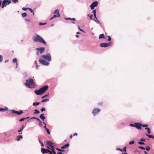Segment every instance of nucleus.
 Wrapping results in <instances>:
<instances>
[{
  "label": "nucleus",
  "mask_w": 154,
  "mask_h": 154,
  "mask_svg": "<svg viewBox=\"0 0 154 154\" xmlns=\"http://www.w3.org/2000/svg\"><path fill=\"white\" fill-rule=\"evenodd\" d=\"M41 110L42 112H43V111L45 110V109L44 108H42L41 109Z\"/></svg>",
  "instance_id": "nucleus-56"
},
{
  "label": "nucleus",
  "mask_w": 154,
  "mask_h": 154,
  "mask_svg": "<svg viewBox=\"0 0 154 154\" xmlns=\"http://www.w3.org/2000/svg\"><path fill=\"white\" fill-rule=\"evenodd\" d=\"M49 63L48 62L45 61L44 65L45 66H48L49 65Z\"/></svg>",
  "instance_id": "nucleus-39"
},
{
  "label": "nucleus",
  "mask_w": 154,
  "mask_h": 154,
  "mask_svg": "<svg viewBox=\"0 0 154 154\" xmlns=\"http://www.w3.org/2000/svg\"><path fill=\"white\" fill-rule=\"evenodd\" d=\"M25 126L24 125H23L22 126V127H21V128H22V129H23L25 128Z\"/></svg>",
  "instance_id": "nucleus-60"
},
{
  "label": "nucleus",
  "mask_w": 154,
  "mask_h": 154,
  "mask_svg": "<svg viewBox=\"0 0 154 154\" xmlns=\"http://www.w3.org/2000/svg\"><path fill=\"white\" fill-rule=\"evenodd\" d=\"M3 59V57L2 56L0 55V62H1L2 61Z\"/></svg>",
  "instance_id": "nucleus-34"
},
{
  "label": "nucleus",
  "mask_w": 154,
  "mask_h": 154,
  "mask_svg": "<svg viewBox=\"0 0 154 154\" xmlns=\"http://www.w3.org/2000/svg\"><path fill=\"white\" fill-rule=\"evenodd\" d=\"M134 140H132V141H131L129 143V144L130 145H132L134 143Z\"/></svg>",
  "instance_id": "nucleus-38"
},
{
  "label": "nucleus",
  "mask_w": 154,
  "mask_h": 154,
  "mask_svg": "<svg viewBox=\"0 0 154 154\" xmlns=\"http://www.w3.org/2000/svg\"><path fill=\"white\" fill-rule=\"evenodd\" d=\"M25 119H24V118H22L19 120V121L20 122H22Z\"/></svg>",
  "instance_id": "nucleus-54"
},
{
  "label": "nucleus",
  "mask_w": 154,
  "mask_h": 154,
  "mask_svg": "<svg viewBox=\"0 0 154 154\" xmlns=\"http://www.w3.org/2000/svg\"><path fill=\"white\" fill-rule=\"evenodd\" d=\"M48 86L46 85L40 88L41 91L43 94L45 93L48 89Z\"/></svg>",
  "instance_id": "nucleus-5"
},
{
  "label": "nucleus",
  "mask_w": 154,
  "mask_h": 154,
  "mask_svg": "<svg viewBox=\"0 0 154 154\" xmlns=\"http://www.w3.org/2000/svg\"><path fill=\"white\" fill-rule=\"evenodd\" d=\"M111 45L110 43H101L100 45V46L101 47H109Z\"/></svg>",
  "instance_id": "nucleus-4"
},
{
  "label": "nucleus",
  "mask_w": 154,
  "mask_h": 154,
  "mask_svg": "<svg viewBox=\"0 0 154 154\" xmlns=\"http://www.w3.org/2000/svg\"><path fill=\"white\" fill-rule=\"evenodd\" d=\"M46 151L47 152V153H48V152H49V153H50V152L51 153V151L49 149H46Z\"/></svg>",
  "instance_id": "nucleus-51"
},
{
  "label": "nucleus",
  "mask_w": 154,
  "mask_h": 154,
  "mask_svg": "<svg viewBox=\"0 0 154 154\" xmlns=\"http://www.w3.org/2000/svg\"><path fill=\"white\" fill-rule=\"evenodd\" d=\"M25 85L29 88H33L35 86L33 79L31 78H29L26 80Z\"/></svg>",
  "instance_id": "nucleus-1"
},
{
  "label": "nucleus",
  "mask_w": 154,
  "mask_h": 154,
  "mask_svg": "<svg viewBox=\"0 0 154 154\" xmlns=\"http://www.w3.org/2000/svg\"><path fill=\"white\" fill-rule=\"evenodd\" d=\"M36 117H32L30 119H36Z\"/></svg>",
  "instance_id": "nucleus-62"
},
{
  "label": "nucleus",
  "mask_w": 154,
  "mask_h": 154,
  "mask_svg": "<svg viewBox=\"0 0 154 154\" xmlns=\"http://www.w3.org/2000/svg\"><path fill=\"white\" fill-rule=\"evenodd\" d=\"M34 92L37 95H42L43 94L40 89L39 90H35Z\"/></svg>",
  "instance_id": "nucleus-10"
},
{
  "label": "nucleus",
  "mask_w": 154,
  "mask_h": 154,
  "mask_svg": "<svg viewBox=\"0 0 154 154\" xmlns=\"http://www.w3.org/2000/svg\"><path fill=\"white\" fill-rule=\"evenodd\" d=\"M94 21H95L97 23H99L100 22L99 21L97 20V19H96L95 18L94 19Z\"/></svg>",
  "instance_id": "nucleus-48"
},
{
  "label": "nucleus",
  "mask_w": 154,
  "mask_h": 154,
  "mask_svg": "<svg viewBox=\"0 0 154 154\" xmlns=\"http://www.w3.org/2000/svg\"><path fill=\"white\" fill-rule=\"evenodd\" d=\"M39 112H40L39 111H38V109H36L35 110L34 114L39 113Z\"/></svg>",
  "instance_id": "nucleus-33"
},
{
  "label": "nucleus",
  "mask_w": 154,
  "mask_h": 154,
  "mask_svg": "<svg viewBox=\"0 0 154 154\" xmlns=\"http://www.w3.org/2000/svg\"><path fill=\"white\" fill-rule=\"evenodd\" d=\"M38 141L39 143L40 144L41 146H44V144L41 141L39 138H38Z\"/></svg>",
  "instance_id": "nucleus-30"
},
{
  "label": "nucleus",
  "mask_w": 154,
  "mask_h": 154,
  "mask_svg": "<svg viewBox=\"0 0 154 154\" xmlns=\"http://www.w3.org/2000/svg\"><path fill=\"white\" fill-rule=\"evenodd\" d=\"M139 148L141 149L142 150H144L145 149L143 146H140L139 147Z\"/></svg>",
  "instance_id": "nucleus-45"
},
{
  "label": "nucleus",
  "mask_w": 154,
  "mask_h": 154,
  "mask_svg": "<svg viewBox=\"0 0 154 154\" xmlns=\"http://www.w3.org/2000/svg\"><path fill=\"white\" fill-rule=\"evenodd\" d=\"M36 120L38 121L39 122H40L41 121V120L39 119L38 118H37L36 117Z\"/></svg>",
  "instance_id": "nucleus-59"
},
{
  "label": "nucleus",
  "mask_w": 154,
  "mask_h": 154,
  "mask_svg": "<svg viewBox=\"0 0 154 154\" xmlns=\"http://www.w3.org/2000/svg\"><path fill=\"white\" fill-rule=\"evenodd\" d=\"M65 19L66 20H72L73 21H75V18H70L69 17H68L67 18H65Z\"/></svg>",
  "instance_id": "nucleus-20"
},
{
  "label": "nucleus",
  "mask_w": 154,
  "mask_h": 154,
  "mask_svg": "<svg viewBox=\"0 0 154 154\" xmlns=\"http://www.w3.org/2000/svg\"><path fill=\"white\" fill-rule=\"evenodd\" d=\"M33 40L35 42H40L42 43L45 44H46V42L44 40V39H33Z\"/></svg>",
  "instance_id": "nucleus-8"
},
{
  "label": "nucleus",
  "mask_w": 154,
  "mask_h": 154,
  "mask_svg": "<svg viewBox=\"0 0 154 154\" xmlns=\"http://www.w3.org/2000/svg\"><path fill=\"white\" fill-rule=\"evenodd\" d=\"M12 1L14 3H16L18 1V0H12Z\"/></svg>",
  "instance_id": "nucleus-53"
},
{
  "label": "nucleus",
  "mask_w": 154,
  "mask_h": 154,
  "mask_svg": "<svg viewBox=\"0 0 154 154\" xmlns=\"http://www.w3.org/2000/svg\"><path fill=\"white\" fill-rule=\"evenodd\" d=\"M8 110V108L6 107H5V108H1L0 109V111L4 112V111H7Z\"/></svg>",
  "instance_id": "nucleus-18"
},
{
  "label": "nucleus",
  "mask_w": 154,
  "mask_h": 154,
  "mask_svg": "<svg viewBox=\"0 0 154 154\" xmlns=\"http://www.w3.org/2000/svg\"><path fill=\"white\" fill-rule=\"evenodd\" d=\"M32 38H43L39 35L37 34H34Z\"/></svg>",
  "instance_id": "nucleus-12"
},
{
  "label": "nucleus",
  "mask_w": 154,
  "mask_h": 154,
  "mask_svg": "<svg viewBox=\"0 0 154 154\" xmlns=\"http://www.w3.org/2000/svg\"><path fill=\"white\" fill-rule=\"evenodd\" d=\"M116 149L117 150H119V151H121V152H122V149H120L119 148H117Z\"/></svg>",
  "instance_id": "nucleus-58"
},
{
  "label": "nucleus",
  "mask_w": 154,
  "mask_h": 154,
  "mask_svg": "<svg viewBox=\"0 0 154 154\" xmlns=\"http://www.w3.org/2000/svg\"><path fill=\"white\" fill-rule=\"evenodd\" d=\"M42 57L47 60L48 61H50L51 60V55L49 53H47L46 55H43Z\"/></svg>",
  "instance_id": "nucleus-2"
},
{
  "label": "nucleus",
  "mask_w": 154,
  "mask_h": 154,
  "mask_svg": "<svg viewBox=\"0 0 154 154\" xmlns=\"http://www.w3.org/2000/svg\"><path fill=\"white\" fill-rule=\"evenodd\" d=\"M60 17V14L59 13H57L56 14L54 15L53 16V18H54L57 17Z\"/></svg>",
  "instance_id": "nucleus-22"
},
{
  "label": "nucleus",
  "mask_w": 154,
  "mask_h": 154,
  "mask_svg": "<svg viewBox=\"0 0 154 154\" xmlns=\"http://www.w3.org/2000/svg\"><path fill=\"white\" fill-rule=\"evenodd\" d=\"M7 3L8 5H9L11 3V0H10L9 1H8V0H7Z\"/></svg>",
  "instance_id": "nucleus-57"
},
{
  "label": "nucleus",
  "mask_w": 154,
  "mask_h": 154,
  "mask_svg": "<svg viewBox=\"0 0 154 154\" xmlns=\"http://www.w3.org/2000/svg\"><path fill=\"white\" fill-rule=\"evenodd\" d=\"M28 8H22V10L23 11H26L27 10H28Z\"/></svg>",
  "instance_id": "nucleus-52"
},
{
  "label": "nucleus",
  "mask_w": 154,
  "mask_h": 154,
  "mask_svg": "<svg viewBox=\"0 0 154 154\" xmlns=\"http://www.w3.org/2000/svg\"><path fill=\"white\" fill-rule=\"evenodd\" d=\"M23 137L22 135H18L17 137L16 140L17 141H19L20 139L23 138Z\"/></svg>",
  "instance_id": "nucleus-17"
},
{
  "label": "nucleus",
  "mask_w": 154,
  "mask_h": 154,
  "mask_svg": "<svg viewBox=\"0 0 154 154\" xmlns=\"http://www.w3.org/2000/svg\"><path fill=\"white\" fill-rule=\"evenodd\" d=\"M40 118L43 121H44L46 119V117L44 116V114H41L40 116Z\"/></svg>",
  "instance_id": "nucleus-15"
},
{
  "label": "nucleus",
  "mask_w": 154,
  "mask_h": 154,
  "mask_svg": "<svg viewBox=\"0 0 154 154\" xmlns=\"http://www.w3.org/2000/svg\"><path fill=\"white\" fill-rule=\"evenodd\" d=\"M49 101V100L48 99H47V98H45V99H44L42 100L41 101V102L43 103V102H47V101Z\"/></svg>",
  "instance_id": "nucleus-28"
},
{
  "label": "nucleus",
  "mask_w": 154,
  "mask_h": 154,
  "mask_svg": "<svg viewBox=\"0 0 154 154\" xmlns=\"http://www.w3.org/2000/svg\"><path fill=\"white\" fill-rule=\"evenodd\" d=\"M41 151L43 154L47 153V152L46 151V149H45V148H41Z\"/></svg>",
  "instance_id": "nucleus-21"
},
{
  "label": "nucleus",
  "mask_w": 154,
  "mask_h": 154,
  "mask_svg": "<svg viewBox=\"0 0 154 154\" xmlns=\"http://www.w3.org/2000/svg\"><path fill=\"white\" fill-rule=\"evenodd\" d=\"M148 126V125H147V124L143 125V124H141V126H142L143 127L146 128Z\"/></svg>",
  "instance_id": "nucleus-37"
},
{
  "label": "nucleus",
  "mask_w": 154,
  "mask_h": 154,
  "mask_svg": "<svg viewBox=\"0 0 154 154\" xmlns=\"http://www.w3.org/2000/svg\"><path fill=\"white\" fill-rule=\"evenodd\" d=\"M103 104V103L102 102L99 103H98V105H99L101 106Z\"/></svg>",
  "instance_id": "nucleus-61"
},
{
  "label": "nucleus",
  "mask_w": 154,
  "mask_h": 154,
  "mask_svg": "<svg viewBox=\"0 0 154 154\" xmlns=\"http://www.w3.org/2000/svg\"><path fill=\"white\" fill-rule=\"evenodd\" d=\"M46 23H42L41 22H40L39 23V25L40 26L43 25H45Z\"/></svg>",
  "instance_id": "nucleus-46"
},
{
  "label": "nucleus",
  "mask_w": 154,
  "mask_h": 154,
  "mask_svg": "<svg viewBox=\"0 0 154 154\" xmlns=\"http://www.w3.org/2000/svg\"><path fill=\"white\" fill-rule=\"evenodd\" d=\"M40 104L39 102H34L33 103V105L34 106H36Z\"/></svg>",
  "instance_id": "nucleus-25"
},
{
  "label": "nucleus",
  "mask_w": 154,
  "mask_h": 154,
  "mask_svg": "<svg viewBox=\"0 0 154 154\" xmlns=\"http://www.w3.org/2000/svg\"><path fill=\"white\" fill-rule=\"evenodd\" d=\"M57 154H64L61 152H59L57 153Z\"/></svg>",
  "instance_id": "nucleus-64"
},
{
  "label": "nucleus",
  "mask_w": 154,
  "mask_h": 154,
  "mask_svg": "<svg viewBox=\"0 0 154 154\" xmlns=\"http://www.w3.org/2000/svg\"><path fill=\"white\" fill-rule=\"evenodd\" d=\"M51 150L52 153H53L54 154H56V152L55 151L54 146H53V147L51 148Z\"/></svg>",
  "instance_id": "nucleus-24"
},
{
  "label": "nucleus",
  "mask_w": 154,
  "mask_h": 154,
  "mask_svg": "<svg viewBox=\"0 0 154 154\" xmlns=\"http://www.w3.org/2000/svg\"><path fill=\"white\" fill-rule=\"evenodd\" d=\"M38 61H39V62H40V63L41 64H42V65H44L45 63V60H43L42 59V60L39 59L38 60Z\"/></svg>",
  "instance_id": "nucleus-19"
},
{
  "label": "nucleus",
  "mask_w": 154,
  "mask_h": 154,
  "mask_svg": "<svg viewBox=\"0 0 154 154\" xmlns=\"http://www.w3.org/2000/svg\"><path fill=\"white\" fill-rule=\"evenodd\" d=\"M135 127L137 129L141 130L142 129L141 124L139 123H135Z\"/></svg>",
  "instance_id": "nucleus-9"
},
{
  "label": "nucleus",
  "mask_w": 154,
  "mask_h": 154,
  "mask_svg": "<svg viewBox=\"0 0 154 154\" xmlns=\"http://www.w3.org/2000/svg\"><path fill=\"white\" fill-rule=\"evenodd\" d=\"M69 143H67L66 144H65L64 145V146L65 149L68 148L69 147Z\"/></svg>",
  "instance_id": "nucleus-29"
},
{
  "label": "nucleus",
  "mask_w": 154,
  "mask_h": 154,
  "mask_svg": "<svg viewBox=\"0 0 154 154\" xmlns=\"http://www.w3.org/2000/svg\"><path fill=\"white\" fill-rule=\"evenodd\" d=\"M13 61L14 63H16V64L17 66V65L18 63H17V60L16 58H14L13 60Z\"/></svg>",
  "instance_id": "nucleus-27"
},
{
  "label": "nucleus",
  "mask_w": 154,
  "mask_h": 154,
  "mask_svg": "<svg viewBox=\"0 0 154 154\" xmlns=\"http://www.w3.org/2000/svg\"><path fill=\"white\" fill-rule=\"evenodd\" d=\"M146 135L149 138H152L154 139V136H152L151 135L148 134H146Z\"/></svg>",
  "instance_id": "nucleus-23"
},
{
  "label": "nucleus",
  "mask_w": 154,
  "mask_h": 154,
  "mask_svg": "<svg viewBox=\"0 0 154 154\" xmlns=\"http://www.w3.org/2000/svg\"><path fill=\"white\" fill-rule=\"evenodd\" d=\"M147 133L148 134H149L151 133V131L150 129L147 131Z\"/></svg>",
  "instance_id": "nucleus-63"
},
{
  "label": "nucleus",
  "mask_w": 154,
  "mask_h": 154,
  "mask_svg": "<svg viewBox=\"0 0 154 154\" xmlns=\"http://www.w3.org/2000/svg\"><path fill=\"white\" fill-rule=\"evenodd\" d=\"M59 10H58V9H57V10H55L54 11V14H56L57 13H59Z\"/></svg>",
  "instance_id": "nucleus-32"
},
{
  "label": "nucleus",
  "mask_w": 154,
  "mask_h": 154,
  "mask_svg": "<svg viewBox=\"0 0 154 154\" xmlns=\"http://www.w3.org/2000/svg\"><path fill=\"white\" fill-rule=\"evenodd\" d=\"M138 143L139 144H140V145H144L145 144V143H144L143 142H140V141L139 142H138Z\"/></svg>",
  "instance_id": "nucleus-44"
},
{
  "label": "nucleus",
  "mask_w": 154,
  "mask_h": 154,
  "mask_svg": "<svg viewBox=\"0 0 154 154\" xmlns=\"http://www.w3.org/2000/svg\"><path fill=\"white\" fill-rule=\"evenodd\" d=\"M92 12L94 14V16L95 18L96 19H97V17L96 16V10L95 9V10H93Z\"/></svg>",
  "instance_id": "nucleus-16"
},
{
  "label": "nucleus",
  "mask_w": 154,
  "mask_h": 154,
  "mask_svg": "<svg viewBox=\"0 0 154 154\" xmlns=\"http://www.w3.org/2000/svg\"><path fill=\"white\" fill-rule=\"evenodd\" d=\"M46 130L48 134H50V132L49 131V129L47 128L46 129Z\"/></svg>",
  "instance_id": "nucleus-55"
},
{
  "label": "nucleus",
  "mask_w": 154,
  "mask_h": 154,
  "mask_svg": "<svg viewBox=\"0 0 154 154\" xmlns=\"http://www.w3.org/2000/svg\"><path fill=\"white\" fill-rule=\"evenodd\" d=\"M98 3L96 1L93 2L90 5L91 9V10L94 9V8L97 6Z\"/></svg>",
  "instance_id": "nucleus-3"
},
{
  "label": "nucleus",
  "mask_w": 154,
  "mask_h": 154,
  "mask_svg": "<svg viewBox=\"0 0 154 154\" xmlns=\"http://www.w3.org/2000/svg\"><path fill=\"white\" fill-rule=\"evenodd\" d=\"M104 35L103 34H102L100 35L99 38H104Z\"/></svg>",
  "instance_id": "nucleus-26"
},
{
  "label": "nucleus",
  "mask_w": 154,
  "mask_h": 154,
  "mask_svg": "<svg viewBox=\"0 0 154 154\" xmlns=\"http://www.w3.org/2000/svg\"><path fill=\"white\" fill-rule=\"evenodd\" d=\"M123 151L124 152H126V146H125L124 147L123 149H122V152Z\"/></svg>",
  "instance_id": "nucleus-41"
},
{
  "label": "nucleus",
  "mask_w": 154,
  "mask_h": 154,
  "mask_svg": "<svg viewBox=\"0 0 154 154\" xmlns=\"http://www.w3.org/2000/svg\"><path fill=\"white\" fill-rule=\"evenodd\" d=\"M37 50H39L40 53L42 54L44 52L45 48L44 47L39 48H37Z\"/></svg>",
  "instance_id": "nucleus-11"
},
{
  "label": "nucleus",
  "mask_w": 154,
  "mask_h": 154,
  "mask_svg": "<svg viewBox=\"0 0 154 154\" xmlns=\"http://www.w3.org/2000/svg\"><path fill=\"white\" fill-rule=\"evenodd\" d=\"M100 109L95 108L93 109L92 112L94 116H95L98 112H100Z\"/></svg>",
  "instance_id": "nucleus-6"
},
{
  "label": "nucleus",
  "mask_w": 154,
  "mask_h": 154,
  "mask_svg": "<svg viewBox=\"0 0 154 154\" xmlns=\"http://www.w3.org/2000/svg\"><path fill=\"white\" fill-rule=\"evenodd\" d=\"M140 140L142 142H145L146 141V139L145 138H142Z\"/></svg>",
  "instance_id": "nucleus-47"
},
{
  "label": "nucleus",
  "mask_w": 154,
  "mask_h": 154,
  "mask_svg": "<svg viewBox=\"0 0 154 154\" xmlns=\"http://www.w3.org/2000/svg\"><path fill=\"white\" fill-rule=\"evenodd\" d=\"M21 15L23 17H24L27 16V14L26 13H24L22 14Z\"/></svg>",
  "instance_id": "nucleus-31"
},
{
  "label": "nucleus",
  "mask_w": 154,
  "mask_h": 154,
  "mask_svg": "<svg viewBox=\"0 0 154 154\" xmlns=\"http://www.w3.org/2000/svg\"><path fill=\"white\" fill-rule=\"evenodd\" d=\"M145 149L148 151H149L150 149V147L148 146H147L145 148Z\"/></svg>",
  "instance_id": "nucleus-43"
},
{
  "label": "nucleus",
  "mask_w": 154,
  "mask_h": 154,
  "mask_svg": "<svg viewBox=\"0 0 154 154\" xmlns=\"http://www.w3.org/2000/svg\"><path fill=\"white\" fill-rule=\"evenodd\" d=\"M88 16L89 17L90 19L91 20H92V17H93V15L92 14H91L90 15H89V14H88Z\"/></svg>",
  "instance_id": "nucleus-36"
},
{
  "label": "nucleus",
  "mask_w": 154,
  "mask_h": 154,
  "mask_svg": "<svg viewBox=\"0 0 154 154\" xmlns=\"http://www.w3.org/2000/svg\"><path fill=\"white\" fill-rule=\"evenodd\" d=\"M11 111L12 112L14 113L17 114L18 115H20L23 113V111L21 110H20L18 111L15 110H11Z\"/></svg>",
  "instance_id": "nucleus-7"
},
{
  "label": "nucleus",
  "mask_w": 154,
  "mask_h": 154,
  "mask_svg": "<svg viewBox=\"0 0 154 154\" xmlns=\"http://www.w3.org/2000/svg\"><path fill=\"white\" fill-rule=\"evenodd\" d=\"M28 10L30 11L31 13H33V15H34V13L33 12V11L32 10V9L30 8H28Z\"/></svg>",
  "instance_id": "nucleus-35"
},
{
  "label": "nucleus",
  "mask_w": 154,
  "mask_h": 154,
  "mask_svg": "<svg viewBox=\"0 0 154 154\" xmlns=\"http://www.w3.org/2000/svg\"><path fill=\"white\" fill-rule=\"evenodd\" d=\"M129 125L130 126L133 127H135V123H134V124H130Z\"/></svg>",
  "instance_id": "nucleus-40"
},
{
  "label": "nucleus",
  "mask_w": 154,
  "mask_h": 154,
  "mask_svg": "<svg viewBox=\"0 0 154 154\" xmlns=\"http://www.w3.org/2000/svg\"><path fill=\"white\" fill-rule=\"evenodd\" d=\"M47 145L49 146L51 148L53 147V143L51 141H47Z\"/></svg>",
  "instance_id": "nucleus-14"
},
{
  "label": "nucleus",
  "mask_w": 154,
  "mask_h": 154,
  "mask_svg": "<svg viewBox=\"0 0 154 154\" xmlns=\"http://www.w3.org/2000/svg\"><path fill=\"white\" fill-rule=\"evenodd\" d=\"M23 129H22V128H21L20 130H19L18 131V132H21L20 133H19V134H22V132H21V131H23Z\"/></svg>",
  "instance_id": "nucleus-42"
},
{
  "label": "nucleus",
  "mask_w": 154,
  "mask_h": 154,
  "mask_svg": "<svg viewBox=\"0 0 154 154\" xmlns=\"http://www.w3.org/2000/svg\"><path fill=\"white\" fill-rule=\"evenodd\" d=\"M7 0H4L3 1L2 3V8H3L5 6H6L7 5Z\"/></svg>",
  "instance_id": "nucleus-13"
},
{
  "label": "nucleus",
  "mask_w": 154,
  "mask_h": 154,
  "mask_svg": "<svg viewBox=\"0 0 154 154\" xmlns=\"http://www.w3.org/2000/svg\"><path fill=\"white\" fill-rule=\"evenodd\" d=\"M49 95V94H47V95H45L44 96H43L42 97V99H43L45 97H47Z\"/></svg>",
  "instance_id": "nucleus-49"
},
{
  "label": "nucleus",
  "mask_w": 154,
  "mask_h": 154,
  "mask_svg": "<svg viewBox=\"0 0 154 154\" xmlns=\"http://www.w3.org/2000/svg\"><path fill=\"white\" fill-rule=\"evenodd\" d=\"M43 122H42L41 121L39 122V125L41 126H42L43 125H42Z\"/></svg>",
  "instance_id": "nucleus-50"
}]
</instances>
